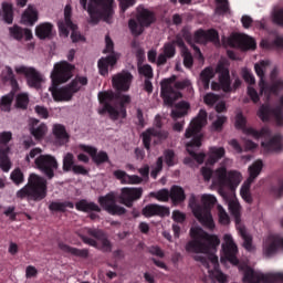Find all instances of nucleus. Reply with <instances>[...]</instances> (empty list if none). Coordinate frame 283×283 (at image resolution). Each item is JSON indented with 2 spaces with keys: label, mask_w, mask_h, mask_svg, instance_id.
Here are the masks:
<instances>
[{
  "label": "nucleus",
  "mask_w": 283,
  "mask_h": 283,
  "mask_svg": "<svg viewBox=\"0 0 283 283\" xmlns=\"http://www.w3.org/2000/svg\"><path fill=\"white\" fill-rule=\"evenodd\" d=\"M134 75L129 72H122L114 75L112 78L114 91H102L97 94L99 105L98 109L101 116L108 114L111 120H118V118H127V105L132 103V96L125 95L120 92H129L132 87Z\"/></svg>",
  "instance_id": "nucleus-1"
},
{
  "label": "nucleus",
  "mask_w": 283,
  "mask_h": 283,
  "mask_svg": "<svg viewBox=\"0 0 283 283\" xmlns=\"http://www.w3.org/2000/svg\"><path fill=\"white\" fill-rule=\"evenodd\" d=\"M73 71L74 65L70 64L67 61L54 64L51 73L52 87H50V92L55 103L70 101L77 92H81V87L87 85L88 80L86 76H77L66 86L59 87V85H63V83H67V81L72 78Z\"/></svg>",
  "instance_id": "nucleus-2"
},
{
  "label": "nucleus",
  "mask_w": 283,
  "mask_h": 283,
  "mask_svg": "<svg viewBox=\"0 0 283 283\" xmlns=\"http://www.w3.org/2000/svg\"><path fill=\"white\" fill-rule=\"evenodd\" d=\"M207 125V111L200 109L198 115L190 122L189 127L186 129L185 137L192 138L191 142L186 144V149L190 157L184 159V165H193V160L198 165L205 163L207 155L205 153H196L198 148L202 147V127Z\"/></svg>",
  "instance_id": "nucleus-3"
},
{
  "label": "nucleus",
  "mask_w": 283,
  "mask_h": 283,
  "mask_svg": "<svg viewBox=\"0 0 283 283\" xmlns=\"http://www.w3.org/2000/svg\"><path fill=\"white\" fill-rule=\"evenodd\" d=\"M200 174L206 182H209V180H213V185H217L219 187V192L222 193V188L228 187V189H235L240 182H242V175L235 170L227 171V167L222 166L214 170L203 166L200 169Z\"/></svg>",
  "instance_id": "nucleus-4"
},
{
  "label": "nucleus",
  "mask_w": 283,
  "mask_h": 283,
  "mask_svg": "<svg viewBox=\"0 0 283 283\" xmlns=\"http://www.w3.org/2000/svg\"><path fill=\"white\" fill-rule=\"evenodd\" d=\"M191 240L186 244L188 253H211L220 247V239L216 234H209L202 228L190 229Z\"/></svg>",
  "instance_id": "nucleus-5"
},
{
  "label": "nucleus",
  "mask_w": 283,
  "mask_h": 283,
  "mask_svg": "<svg viewBox=\"0 0 283 283\" xmlns=\"http://www.w3.org/2000/svg\"><path fill=\"white\" fill-rule=\"evenodd\" d=\"M83 10H87L90 15V23L97 25L101 19L106 23H112L114 17V0H80Z\"/></svg>",
  "instance_id": "nucleus-6"
},
{
  "label": "nucleus",
  "mask_w": 283,
  "mask_h": 283,
  "mask_svg": "<svg viewBox=\"0 0 283 283\" xmlns=\"http://www.w3.org/2000/svg\"><path fill=\"white\" fill-rule=\"evenodd\" d=\"M48 196V180L35 174L29 176L28 185L17 192L18 198H31L35 202H41Z\"/></svg>",
  "instance_id": "nucleus-7"
},
{
  "label": "nucleus",
  "mask_w": 283,
  "mask_h": 283,
  "mask_svg": "<svg viewBox=\"0 0 283 283\" xmlns=\"http://www.w3.org/2000/svg\"><path fill=\"white\" fill-rule=\"evenodd\" d=\"M87 234L91 235L92 238H95V240L90 237H85V234H78V238H81L84 244L94 247L95 249H98L103 253H112V241H109L107 234L103 230L90 228L87 229ZM96 240H98L101 244H98Z\"/></svg>",
  "instance_id": "nucleus-8"
},
{
  "label": "nucleus",
  "mask_w": 283,
  "mask_h": 283,
  "mask_svg": "<svg viewBox=\"0 0 283 283\" xmlns=\"http://www.w3.org/2000/svg\"><path fill=\"white\" fill-rule=\"evenodd\" d=\"M263 167L264 163H262L261 159H258L248 169L250 176L247 181H244L240 190L241 198L248 202V205L253 202V197L251 196V184L260 176V174H262Z\"/></svg>",
  "instance_id": "nucleus-9"
},
{
  "label": "nucleus",
  "mask_w": 283,
  "mask_h": 283,
  "mask_svg": "<svg viewBox=\"0 0 283 283\" xmlns=\"http://www.w3.org/2000/svg\"><path fill=\"white\" fill-rule=\"evenodd\" d=\"M189 207L192 209L195 218H197L202 227L210 230L216 229V223L213 222L211 211L208 208L200 206L195 195H192L189 199Z\"/></svg>",
  "instance_id": "nucleus-10"
},
{
  "label": "nucleus",
  "mask_w": 283,
  "mask_h": 283,
  "mask_svg": "<svg viewBox=\"0 0 283 283\" xmlns=\"http://www.w3.org/2000/svg\"><path fill=\"white\" fill-rule=\"evenodd\" d=\"M106 49L104 50L105 54H109L106 57H102L97 62V67L99 70L101 76H107L109 74V66L114 67L118 63V55L114 52V41L109 35L105 36Z\"/></svg>",
  "instance_id": "nucleus-11"
},
{
  "label": "nucleus",
  "mask_w": 283,
  "mask_h": 283,
  "mask_svg": "<svg viewBox=\"0 0 283 283\" xmlns=\"http://www.w3.org/2000/svg\"><path fill=\"white\" fill-rule=\"evenodd\" d=\"M244 283H277L283 282V273L263 274L248 268L243 274Z\"/></svg>",
  "instance_id": "nucleus-12"
},
{
  "label": "nucleus",
  "mask_w": 283,
  "mask_h": 283,
  "mask_svg": "<svg viewBox=\"0 0 283 283\" xmlns=\"http://www.w3.org/2000/svg\"><path fill=\"white\" fill-rule=\"evenodd\" d=\"M174 81H176L175 75L160 82V96L164 99L165 105H168V107H174V103H176L178 98L182 97L180 92L174 90Z\"/></svg>",
  "instance_id": "nucleus-13"
},
{
  "label": "nucleus",
  "mask_w": 283,
  "mask_h": 283,
  "mask_svg": "<svg viewBox=\"0 0 283 283\" xmlns=\"http://www.w3.org/2000/svg\"><path fill=\"white\" fill-rule=\"evenodd\" d=\"M35 167L46 176L49 180L54 178V171L59 169V161L52 155H40L34 160Z\"/></svg>",
  "instance_id": "nucleus-14"
},
{
  "label": "nucleus",
  "mask_w": 283,
  "mask_h": 283,
  "mask_svg": "<svg viewBox=\"0 0 283 283\" xmlns=\"http://www.w3.org/2000/svg\"><path fill=\"white\" fill-rule=\"evenodd\" d=\"M17 74H23L27 80V85L33 90H41V84L43 83V75L41 72L32 66L20 65L15 66Z\"/></svg>",
  "instance_id": "nucleus-15"
},
{
  "label": "nucleus",
  "mask_w": 283,
  "mask_h": 283,
  "mask_svg": "<svg viewBox=\"0 0 283 283\" xmlns=\"http://www.w3.org/2000/svg\"><path fill=\"white\" fill-rule=\"evenodd\" d=\"M235 127L237 129H243V132L248 136H252L256 140L259 138H269L271 136V129L269 127H262L260 130L253 128V127H248L247 128V117L242 115V113H238L235 116Z\"/></svg>",
  "instance_id": "nucleus-16"
},
{
  "label": "nucleus",
  "mask_w": 283,
  "mask_h": 283,
  "mask_svg": "<svg viewBox=\"0 0 283 283\" xmlns=\"http://www.w3.org/2000/svg\"><path fill=\"white\" fill-rule=\"evenodd\" d=\"M98 203L109 216H125L127 209L116 203V193L108 192L98 198Z\"/></svg>",
  "instance_id": "nucleus-17"
},
{
  "label": "nucleus",
  "mask_w": 283,
  "mask_h": 283,
  "mask_svg": "<svg viewBox=\"0 0 283 283\" xmlns=\"http://www.w3.org/2000/svg\"><path fill=\"white\" fill-rule=\"evenodd\" d=\"M7 78L10 82L13 92L1 97L0 108L2 112H10V107H12V101H14V92L19 91V82L14 76V71H12V67L7 69Z\"/></svg>",
  "instance_id": "nucleus-18"
},
{
  "label": "nucleus",
  "mask_w": 283,
  "mask_h": 283,
  "mask_svg": "<svg viewBox=\"0 0 283 283\" xmlns=\"http://www.w3.org/2000/svg\"><path fill=\"white\" fill-rule=\"evenodd\" d=\"M143 198V188L124 187L120 189L118 200L120 205H124L128 209L134 207V202Z\"/></svg>",
  "instance_id": "nucleus-19"
},
{
  "label": "nucleus",
  "mask_w": 283,
  "mask_h": 283,
  "mask_svg": "<svg viewBox=\"0 0 283 283\" xmlns=\"http://www.w3.org/2000/svg\"><path fill=\"white\" fill-rule=\"evenodd\" d=\"M227 44L229 48H238L239 50H243L247 52V50H255L258 48V44L255 43V40L249 35H242V34H234L228 38Z\"/></svg>",
  "instance_id": "nucleus-20"
},
{
  "label": "nucleus",
  "mask_w": 283,
  "mask_h": 283,
  "mask_svg": "<svg viewBox=\"0 0 283 283\" xmlns=\"http://www.w3.org/2000/svg\"><path fill=\"white\" fill-rule=\"evenodd\" d=\"M223 240L226 243L222 244V251L226 260L230 264H240V260H238V245L233 242V237L231 234H224Z\"/></svg>",
  "instance_id": "nucleus-21"
},
{
  "label": "nucleus",
  "mask_w": 283,
  "mask_h": 283,
  "mask_svg": "<svg viewBox=\"0 0 283 283\" xmlns=\"http://www.w3.org/2000/svg\"><path fill=\"white\" fill-rule=\"evenodd\" d=\"M143 145L147 151L151 149V138H157L158 143L169 138V132L156 128H148L142 134Z\"/></svg>",
  "instance_id": "nucleus-22"
},
{
  "label": "nucleus",
  "mask_w": 283,
  "mask_h": 283,
  "mask_svg": "<svg viewBox=\"0 0 283 283\" xmlns=\"http://www.w3.org/2000/svg\"><path fill=\"white\" fill-rule=\"evenodd\" d=\"M280 249H283V238L275 234H270L264 242L263 251L268 258L275 255Z\"/></svg>",
  "instance_id": "nucleus-23"
},
{
  "label": "nucleus",
  "mask_w": 283,
  "mask_h": 283,
  "mask_svg": "<svg viewBox=\"0 0 283 283\" xmlns=\"http://www.w3.org/2000/svg\"><path fill=\"white\" fill-rule=\"evenodd\" d=\"M80 149H82V151H85L86 154H88L91 156L93 163H95L97 166L104 165V163H107L109 160V155H107V153L105 150L98 151V149L94 146H87L85 144H81Z\"/></svg>",
  "instance_id": "nucleus-24"
},
{
  "label": "nucleus",
  "mask_w": 283,
  "mask_h": 283,
  "mask_svg": "<svg viewBox=\"0 0 283 283\" xmlns=\"http://www.w3.org/2000/svg\"><path fill=\"white\" fill-rule=\"evenodd\" d=\"M217 74H219V84L221 85L222 92L229 94L233 91L231 87V74L229 69L224 66L223 63H219L216 69Z\"/></svg>",
  "instance_id": "nucleus-25"
},
{
  "label": "nucleus",
  "mask_w": 283,
  "mask_h": 283,
  "mask_svg": "<svg viewBox=\"0 0 283 283\" xmlns=\"http://www.w3.org/2000/svg\"><path fill=\"white\" fill-rule=\"evenodd\" d=\"M136 19L142 25H144V28H149V25L156 23V13L143 6H139L137 7Z\"/></svg>",
  "instance_id": "nucleus-26"
},
{
  "label": "nucleus",
  "mask_w": 283,
  "mask_h": 283,
  "mask_svg": "<svg viewBox=\"0 0 283 283\" xmlns=\"http://www.w3.org/2000/svg\"><path fill=\"white\" fill-rule=\"evenodd\" d=\"M142 214L145 216V218H154V216L165 218L169 216V208L156 203H149L145 208H143Z\"/></svg>",
  "instance_id": "nucleus-27"
},
{
  "label": "nucleus",
  "mask_w": 283,
  "mask_h": 283,
  "mask_svg": "<svg viewBox=\"0 0 283 283\" xmlns=\"http://www.w3.org/2000/svg\"><path fill=\"white\" fill-rule=\"evenodd\" d=\"M40 120L36 118H31L29 120V132L35 140H41L45 137V134H48V126L43 123L39 124Z\"/></svg>",
  "instance_id": "nucleus-28"
},
{
  "label": "nucleus",
  "mask_w": 283,
  "mask_h": 283,
  "mask_svg": "<svg viewBox=\"0 0 283 283\" xmlns=\"http://www.w3.org/2000/svg\"><path fill=\"white\" fill-rule=\"evenodd\" d=\"M9 34L14 41H23V36L25 41H32V30L23 29L18 24L9 28Z\"/></svg>",
  "instance_id": "nucleus-29"
},
{
  "label": "nucleus",
  "mask_w": 283,
  "mask_h": 283,
  "mask_svg": "<svg viewBox=\"0 0 283 283\" xmlns=\"http://www.w3.org/2000/svg\"><path fill=\"white\" fill-rule=\"evenodd\" d=\"M57 247L63 253H70V255H74L75 258H82L84 260L90 258V250L87 249L73 248L64 242H59Z\"/></svg>",
  "instance_id": "nucleus-30"
},
{
  "label": "nucleus",
  "mask_w": 283,
  "mask_h": 283,
  "mask_svg": "<svg viewBox=\"0 0 283 283\" xmlns=\"http://www.w3.org/2000/svg\"><path fill=\"white\" fill-rule=\"evenodd\" d=\"M75 209L82 211L83 213H101V207L94 201H88L86 199H81L75 203Z\"/></svg>",
  "instance_id": "nucleus-31"
},
{
  "label": "nucleus",
  "mask_w": 283,
  "mask_h": 283,
  "mask_svg": "<svg viewBox=\"0 0 283 283\" xmlns=\"http://www.w3.org/2000/svg\"><path fill=\"white\" fill-rule=\"evenodd\" d=\"M261 147L264 151H282V135H274L268 142H262Z\"/></svg>",
  "instance_id": "nucleus-32"
},
{
  "label": "nucleus",
  "mask_w": 283,
  "mask_h": 283,
  "mask_svg": "<svg viewBox=\"0 0 283 283\" xmlns=\"http://www.w3.org/2000/svg\"><path fill=\"white\" fill-rule=\"evenodd\" d=\"M176 109L171 111L172 120H177L178 118H185L187 114H189V109H191V105L188 102L181 101L175 105Z\"/></svg>",
  "instance_id": "nucleus-33"
},
{
  "label": "nucleus",
  "mask_w": 283,
  "mask_h": 283,
  "mask_svg": "<svg viewBox=\"0 0 283 283\" xmlns=\"http://www.w3.org/2000/svg\"><path fill=\"white\" fill-rule=\"evenodd\" d=\"M52 30H54V25L50 22H44L35 28V35L42 41L52 39Z\"/></svg>",
  "instance_id": "nucleus-34"
},
{
  "label": "nucleus",
  "mask_w": 283,
  "mask_h": 283,
  "mask_svg": "<svg viewBox=\"0 0 283 283\" xmlns=\"http://www.w3.org/2000/svg\"><path fill=\"white\" fill-rule=\"evenodd\" d=\"M224 154H227V150H224V147H216L212 146L209 148L208 153V165H216L218 160H221V158H224Z\"/></svg>",
  "instance_id": "nucleus-35"
},
{
  "label": "nucleus",
  "mask_w": 283,
  "mask_h": 283,
  "mask_svg": "<svg viewBox=\"0 0 283 283\" xmlns=\"http://www.w3.org/2000/svg\"><path fill=\"white\" fill-rule=\"evenodd\" d=\"M187 199V195H185V189L180 186H172L170 188V200L172 205H180L181 202H185Z\"/></svg>",
  "instance_id": "nucleus-36"
},
{
  "label": "nucleus",
  "mask_w": 283,
  "mask_h": 283,
  "mask_svg": "<svg viewBox=\"0 0 283 283\" xmlns=\"http://www.w3.org/2000/svg\"><path fill=\"white\" fill-rule=\"evenodd\" d=\"M39 21V12L34 7L29 6L28 9L22 14V22L24 25H34Z\"/></svg>",
  "instance_id": "nucleus-37"
},
{
  "label": "nucleus",
  "mask_w": 283,
  "mask_h": 283,
  "mask_svg": "<svg viewBox=\"0 0 283 283\" xmlns=\"http://www.w3.org/2000/svg\"><path fill=\"white\" fill-rule=\"evenodd\" d=\"M213 76H216V72L211 66H207L201 71L199 78L203 90H209V85H211V78H213Z\"/></svg>",
  "instance_id": "nucleus-38"
},
{
  "label": "nucleus",
  "mask_w": 283,
  "mask_h": 283,
  "mask_svg": "<svg viewBox=\"0 0 283 283\" xmlns=\"http://www.w3.org/2000/svg\"><path fill=\"white\" fill-rule=\"evenodd\" d=\"M53 134L55 138L61 142V145H65V143L70 140V135L67 134L65 126L61 124H55L53 126Z\"/></svg>",
  "instance_id": "nucleus-39"
},
{
  "label": "nucleus",
  "mask_w": 283,
  "mask_h": 283,
  "mask_svg": "<svg viewBox=\"0 0 283 283\" xmlns=\"http://www.w3.org/2000/svg\"><path fill=\"white\" fill-rule=\"evenodd\" d=\"M69 209H74V202L72 201H64V202H59V201H52L49 205V209L51 211H57L60 213H65Z\"/></svg>",
  "instance_id": "nucleus-40"
},
{
  "label": "nucleus",
  "mask_w": 283,
  "mask_h": 283,
  "mask_svg": "<svg viewBox=\"0 0 283 283\" xmlns=\"http://www.w3.org/2000/svg\"><path fill=\"white\" fill-rule=\"evenodd\" d=\"M2 12H3V21L8 23V25H12L14 21V10L12 9V4L4 2L2 3Z\"/></svg>",
  "instance_id": "nucleus-41"
},
{
  "label": "nucleus",
  "mask_w": 283,
  "mask_h": 283,
  "mask_svg": "<svg viewBox=\"0 0 283 283\" xmlns=\"http://www.w3.org/2000/svg\"><path fill=\"white\" fill-rule=\"evenodd\" d=\"M28 105H30V97L28 93H20L15 97V107L17 109H28Z\"/></svg>",
  "instance_id": "nucleus-42"
},
{
  "label": "nucleus",
  "mask_w": 283,
  "mask_h": 283,
  "mask_svg": "<svg viewBox=\"0 0 283 283\" xmlns=\"http://www.w3.org/2000/svg\"><path fill=\"white\" fill-rule=\"evenodd\" d=\"M164 160L167 167H176V164L178 163V156H176V151H174V149H166L164 151Z\"/></svg>",
  "instance_id": "nucleus-43"
},
{
  "label": "nucleus",
  "mask_w": 283,
  "mask_h": 283,
  "mask_svg": "<svg viewBox=\"0 0 283 283\" xmlns=\"http://www.w3.org/2000/svg\"><path fill=\"white\" fill-rule=\"evenodd\" d=\"M128 28H129L133 36H140V34H143V32H145V27L143 24H140L138 21H136L135 19H130L128 21Z\"/></svg>",
  "instance_id": "nucleus-44"
},
{
  "label": "nucleus",
  "mask_w": 283,
  "mask_h": 283,
  "mask_svg": "<svg viewBox=\"0 0 283 283\" xmlns=\"http://www.w3.org/2000/svg\"><path fill=\"white\" fill-rule=\"evenodd\" d=\"M239 233L243 240V247L247 251H251L253 249V238L247 233V228H240Z\"/></svg>",
  "instance_id": "nucleus-45"
},
{
  "label": "nucleus",
  "mask_w": 283,
  "mask_h": 283,
  "mask_svg": "<svg viewBox=\"0 0 283 283\" xmlns=\"http://www.w3.org/2000/svg\"><path fill=\"white\" fill-rule=\"evenodd\" d=\"M74 154L72 153H67L66 155H64L63 157V166L62 169L65 172L72 171V169H74L75 165L74 164Z\"/></svg>",
  "instance_id": "nucleus-46"
},
{
  "label": "nucleus",
  "mask_w": 283,
  "mask_h": 283,
  "mask_svg": "<svg viewBox=\"0 0 283 283\" xmlns=\"http://www.w3.org/2000/svg\"><path fill=\"white\" fill-rule=\"evenodd\" d=\"M10 179L12 180V182L17 186L19 185H23V182L25 181V177L23 176V171H21V168H15L11 175H10Z\"/></svg>",
  "instance_id": "nucleus-47"
},
{
  "label": "nucleus",
  "mask_w": 283,
  "mask_h": 283,
  "mask_svg": "<svg viewBox=\"0 0 283 283\" xmlns=\"http://www.w3.org/2000/svg\"><path fill=\"white\" fill-rule=\"evenodd\" d=\"M113 175L122 185H130L132 182V175H128L125 170H115Z\"/></svg>",
  "instance_id": "nucleus-48"
},
{
  "label": "nucleus",
  "mask_w": 283,
  "mask_h": 283,
  "mask_svg": "<svg viewBox=\"0 0 283 283\" xmlns=\"http://www.w3.org/2000/svg\"><path fill=\"white\" fill-rule=\"evenodd\" d=\"M138 72L142 76H145L146 80L154 78V69L149 64L138 66Z\"/></svg>",
  "instance_id": "nucleus-49"
},
{
  "label": "nucleus",
  "mask_w": 283,
  "mask_h": 283,
  "mask_svg": "<svg viewBox=\"0 0 283 283\" xmlns=\"http://www.w3.org/2000/svg\"><path fill=\"white\" fill-rule=\"evenodd\" d=\"M150 196H154L159 202H169V198H171L170 191L167 189H161L156 193L151 192Z\"/></svg>",
  "instance_id": "nucleus-50"
},
{
  "label": "nucleus",
  "mask_w": 283,
  "mask_h": 283,
  "mask_svg": "<svg viewBox=\"0 0 283 283\" xmlns=\"http://www.w3.org/2000/svg\"><path fill=\"white\" fill-rule=\"evenodd\" d=\"M181 56L184 57L185 67L191 70V67H193V55H191L189 49H185V51L181 52Z\"/></svg>",
  "instance_id": "nucleus-51"
},
{
  "label": "nucleus",
  "mask_w": 283,
  "mask_h": 283,
  "mask_svg": "<svg viewBox=\"0 0 283 283\" xmlns=\"http://www.w3.org/2000/svg\"><path fill=\"white\" fill-rule=\"evenodd\" d=\"M220 43V35L216 29H209L206 31V43Z\"/></svg>",
  "instance_id": "nucleus-52"
},
{
  "label": "nucleus",
  "mask_w": 283,
  "mask_h": 283,
  "mask_svg": "<svg viewBox=\"0 0 283 283\" xmlns=\"http://www.w3.org/2000/svg\"><path fill=\"white\" fill-rule=\"evenodd\" d=\"M218 6L216 8V14L222 15V14H227V12H229L230 8H229V0H221V1H217Z\"/></svg>",
  "instance_id": "nucleus-53"
},
{
  "label": "nucleus",
  "mask_w": 283,
  "mask_h": 283,
  "mask_svg": "<svg viewBox=\"0 0 283 283\" xmlns=\"http://www.w3.org/2000/svg\"><path fill=\"white\" fill-rule=\"evenodd\" d=\"M224 123H227V116H218L217 119L212 123V132H222Z\"/></svg>",
  "instance_id": "nucleus-54"
},
{
  "label": "nucleus",
  "mask_w": 283,
  "mask_h": 283,
  "mask_svg": "<svg viewBox=\"0 0 283 283\" xmlns=\"http://www.w3.org/2000/svg\"><path fill=\"white\" fill-rule=\"evenodd\" d=\"M164 54L168 59H174V56H176V45H174V43H171V42L165 43L164 44Z\"/></svg>",
  "instance_id": "nucleus-55"
},
{
  "label": "nucleus",
  "mask_w": 283,
  "mask_h": 283,
  "mask_svg": "<svg viewBox=\"0 0 283 283\" xmlns=\"http://www.w3.org/2000/svg\"><path fill=\"white\" fill-rule=\"evenodd\" d=\"M192 41L195 43H207V31L199 29L195 32Z\"/></svg>",
  "instance_id": "nucleus-56"
},
{
  "label": "nucleus",
  "mask_w": 283,
  "mask_h": 283,
  "mask_svg": "<svg viewBox=\"0 0 283 283\" xmlns=\"http://www.w3.org/2000/svg\"><path fill=\"white\" fill-rule=\"evenodd\" d=\"M218 101H220V96L213 93H208L203 97V103H206V105H209V107H213L214 104L218 103Z\"/></svg>",
  "instance_id": "nucleus-57"
},
{
  "label": "nucleus",
  "mask_w": 283,
  "mask_h": 283,
  "mask_svg": "<svg viewBox=\"0 0 283 283\" xmlns=\"http://www.w3.org/2000/svg\"><path fill=\"white\" fill-rule=\"evenodd\" d=\"M182 39H185V41H187L189 43V45H191V43H193V35L191 34V28L190 27H184L181 29L180 34Z\"/></svg>",
  "instance_id": "nucleus-58"
},
{
  "label": "nucleus",
  "mask_w": 283,
  "mask_h": 283,
  "mask_svg": "<svg viewBox=\"0 0 283 283\" xmlns=\"http://www.w3.org/2000/svg\"><path fill=\"white\" fill-rule=\"evenodd\" d=\"M271 193H273V196L275 198H282V196H283V180L282 179H280L277 181L276 186L271 187Z\"/></svg>",
  "instance_id": "nucleus-59"
},
{
  "label": "nucleus",
  "mask_w": 283,
  "mask_h": 283,
  "mask_svg": "<svg viewBox=\"0 0 283 283\" xmlns=\"http://www.w3.org/2000/svg\"><path fill=\"white\" fill-rule=\"evenodd\" d=\"M218 211H219V222L220 224H229L231 220L229 219V214L227 213V210L222 208V206H218Z\"/></svg>",
  "instance_id": "nucleus-60"
},
{
  "label": "nucleus",
  "mask_w": 283,
  "mask_h": 283,
  "mask_svg": "<svg viewBox=\"0 0 283 283\" xmlns=\"http://www.w3.org/2000/svg\"><path fill=\"white\" fill-rule=\"evenodd\" d=\"M69 29L72 30L71 39L73 43H78V41H85V36H83L80 32H77L78 27H76V24H74L73 28H69Z\"/></svg>",
  "instance_id": "nucleus-61"
},
{
  "label": "nucleus",
  "mask_w": 283,
  "mask_h": 283,
  "mask_svg": "<svg viewBox=\"0 0 283 283\" xmlns=\"http://www.w3.org/2000/svg\"><path fill=\"white\" fill-rule=\"evenodd\" d=\"M242 76L245 83H249V85H255V76H253V73H251L249 69L242 70Z\"/></svg>",
  "instance_id": "nucleus-62"
},
{
  "label": "nucleus",
  "mask_w": 283,
  "mask_h": 283,
  "mask_svg": "<svg viewBox=\"0 0 283 283\" xmlns=\"http://www.w3.org/2000/svg\"><path fill=\"white\" fill-rule=\"evenodd\" d=\"M201 201L203 203L202 207H205L206 209H209V207H213V205H216V197L211 196V195H203L201 197Z\"/></svg>",
  "instance_id": "nucleus-63"
},
{
  "label": "nucleus",
  "mask_w": 283,
  "mask_h": 283,
  "mask_svg": "<svg viewBox=\"0 0 283 283\" xmlns=\"http://www.w3.org/2000/svg\"><path fill=\"white\" fill-rule=\"evenodd\" d=\"M0 167H1L2 171H10L12 164L10 163V158L8 156L2 155L0 157Z\"/></svg>",
  "instance_id": "nucleus-64"
}]
</instances>
